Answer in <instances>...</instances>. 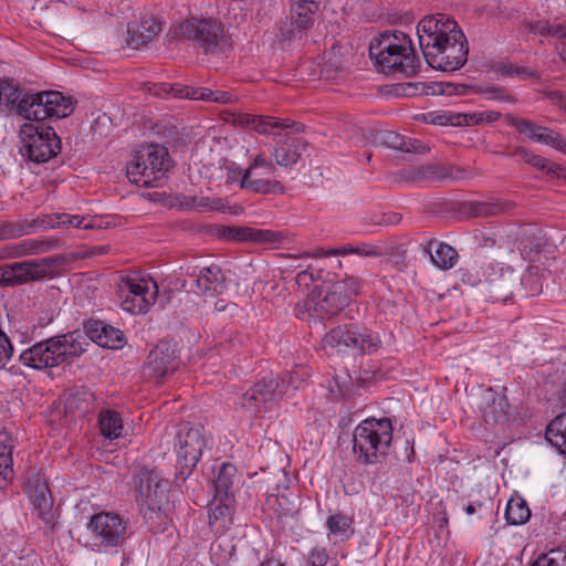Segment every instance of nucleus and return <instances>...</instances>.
<instances>
[{
  "label": "nucleus",
  "instance_id": "09e8293b",
  "mask_svg": "<svg viewBox=\"0 0 566 566\" xmlns=\"http://www.w3.org/2000/svg\"><path fill=\"white\" fill-rule=\"evenodd\" d=\"M531 566H566V548H554L539 555Z\"/></svg>",
  "mask_w": 566,
  "mask_h": 566
},
{
  "label": "nucleus",
  "instance_id": "6e6d98bb",
  "mask_svg": "<svg viewBox=\"0 0 566 566\" xmlns=\"http://www.w3.org/2000/svg\"><path fill=\"white\" fill-rule=\"evenodd\" d=\"M381 142L389 148L402 151L406 145V137L396 132L387 130L381 134Z\"/></svg>",
  "mask_w": 566,
  "mask_h": 566
},
{
  "label": "nucleus",
  "instance_id": "79ce46f5",
  "mask_svg": "<svg viewBox=\"0 0 566 566\" xmlns=\"http://www.w3.org/2000/svg\"><path fill=\"white\" fill-rule=\"evenodd\" d=\"M505 517L509 524L522 525L531 517V510L522 499H511L507 502Z\"/></svg>",
  "mask_w": 566,
  "mask_h": 566
},
{
  "label": "nucleus",
  "instance_id": "b1692460",
  "mask_svg": "<svg viewBox=\"0 0 566 566\" xmlns=\"http://www.w3.org/2000/svg\"><path fill=\"white\" fill-rule=\"evenodd\" d=\"M85 332L82 333L86 337L105 348H120L125 343V337L122 331L101 321L87 322L84 326Z\"/></svg>",
  "mask_w": 566,
  "mask_h": 566
},
{
  "label": "nucleus",
  "instance_id": "774afa93",
  "mask_svg": "<svg viewBox=\"0 0 566 566\" xmlns=\"http://www.w3.org/2000/svg\"><path fill=\"white\" fill-rule=\"evenodd\" d=\"M314 280V274L310 270L298 272L295 277L296 283L304 286H308Z\"/></svg>",
  "mask_w": 566,
  "mask_h": 566
},
{
  "label": "nucleus",
  "instance_id": "680f3d73",
  "mask_svg": "<svg viewBox=\"0 0 566 566\" xmlns=\"http://www.w3.org/2000/svg\"><path fill=\"white\" fill-rule=\"evenodd\" d=\"M543 171H545L547 175L552 177L566 180V168L548 159H546L545 169Z\"/></svg>",
  "mask_w": 566,
  "mask_h": 566
},
{
  "label": "nucleus",
  "instance_id": "e2e57ef3",
  "mask_svg": "<svg viewBox=\"0 0 566 566\" xmlns=\"http://www.w3.org/2000/svg\"><path fill=\"white\" fill-rule=\"evenodd\" d=\"M428 150H429V148L423 143H421L418 139H411V138H406V145H405V148L402 149V151H405V153H416V154H424Z\"/></svg>",
  "mask_w": 566,
  "mask_h": 566
},
{
  "label": "nucleus",
  "instance_id": "5fc2aeb1",
  "mask_svg": "<svg viewBox=\"0 0 566 566\" xmlns=\"http://www.w3.org/2000/svg\"><path fill=\"white\" fill-rule=\"evenodd\" d=\"M354 254L360 256H382L387 254V250L381 244L360 243L354 247Z\"/></svg>",
  "mask_w": 566,
  "mask_h": 566
},
{
  "label": "nucleus",
  "instance_id": "f8f14e48",
  "mask_svg": "<svg viewBox=\"0 0 566 566\" xmlns=\"http://www.w3.org/2000/svg\"><path fill=\"white\" fill-rule=\"evenodd\" d=\"M119 290L120 306L123 311L132 314L146 313L158 296V285L151 277H123Z\"/></svg>",
  "mask_w": 566,
  "mask_h": 566
},
{
  "label": "nucleus",
  "instance_id": "4be33fe9",
  "mask_svg": "<svg viewBox=\"0 0 566 566\" xmlns=\"http://www.w3.org/2000/svg\"><path fill=\"white\" fill-rule=\"evenodd\" d=\"M220 237L237 242H254L264 244H280L285 235L281 231L255 229L250 227H223Z\"/></svg>",
  "mask_w": 566,
  "mask_h": 566
},
{
  "label": "nucleus",
  "instance_id": "c85d7f7f",
  "mask_svg": "<svg viewBox=\"0 0 566 566\" xmlns=\"http://www.w3.org/2000/svg\"><path fill=\"white\" fill-rule=\"evenodd\" d=\"M42 230H50L55 228H77V229H94L95 223L92 217H82L78 214L70 213H50L41 216Z\"/></svg>",
  "mask_w": 566,
  "mask_h": 566
},
{
  "label": "nucleus",
  "instance_id": "4468645a",
  "mask_svg": "<svg viewBox=\"0 0 566 566\" xmlns=\"http://www.w3.org/2000/svg\"><path fill=\"white\" fill-rule=\"evenodd\" d=\"M62 262L63 258L61 256L15 262L2 269L0 282H3L7 285H18L29 281L52 276L56 268L61 265Z\"/></svg>",
  "mask_w": 566,
  "mask_h": 566
},
{
  "label": "nucleus",
  "instance_id": "58836bf2",
  "mask_svg": "<svg viewBox=\"0 0 566 566\" xmlns=\"http://www.w3.org/2000/svg\"><path fill=\"white\" fill-rule=\"evenodd\" d=\"M545 437L560 453H566V413H562L551 421Z\"/></svg>",
  "mask_w": 566,
  "mask_h": 566
},
{
  "label": "nucleus",
  "instance_id": "bf43d9fd",
  "mask_svg": "<svg viewBox=\"0 0 566 566\" xmlns=\"http://www.w3.org/2000/svg\"><path fill=\"white\" fill-rule=\"evenodd\" d=\"M328 559L325 548L315 547L310 552L307 562L311 566H326Z\"/></svg>",
  "mask_w": 566,
  "mask_h": 566
},
{
  "label": "nucleus",
  "instance_id": "ea45409f",
  "mask_svg": "<svg viewBox=\"0 0 566 566\" xmlns=\"http://www.w3.org/2000/svg\"><path fill=\"white\" fill-rule=\"evenodd\" d=\"M144 88L149 94L161 98L168 97L170 95L179 98H188L189 92H192L191 86L182 85L179 83L168 84L147 82L144 84Z\"/></svg>",
  "mask_w": 566,
  "mask_h": 566
},
{
  "label": "nucleus",
  "instance_id": "7c9ffc66",
  "mask_svg": "<svg viewBox=\"0 0 566 566\" xmlns=\"http://www.w3.org/2000/svg\"><path fill=\"white\" fill-rule=\"evenodd\" d=\"M228 501L213 496L210 504L209 525L214 533L223 534L233 524V507Z\"/></svg>",
  "mask_w": 566,
  "mask_h": 566
},
{
  "label": "nucleus",
  "instance_id": "37998d69",
  "mask_svg": "<svg viewBox=\"0 0 566 566\" xmlns=\"http://www.w3.org/2000/svg\"><path fill=\"white\" fill-rule=\"evenodd\" d=\"M188 99H200L218 104H230L235 101V97L226 91H213L208 87H192V92H189Z\"/></svg>",
  "mask_w": 566,
  "mask_h": 566
},
{
  "label": "nucleus",
  "instance_id": "0e129e2a",
  "mask_svg": "<svg viewBox=\"0 0 566 566\" xmlns=\"http://www.w3.org/2000/svg\"><path fill=\"white\" fill-rule=\"evenodd\" d=\"M346 254H354V245L347 244V245H343L342 248L333 249V250H328V251L318 250L316 253V255L324 256V258H327L331 255H346Z\"/></svg>",
  "mask_w": 566,
  "mask_h": 566
},
{
  "label": "nucleus",
  "instance_id": "e433bc0d",
  "mask_svg": "<svg viewBox=\"0 0 566 566\" xmlns=\"http://www.w3.org/2000/svg\"><path fill=\"white\" fill-rule=\"evenodd\" d=\"M426 120L440 126H464L476 124V114H462L452 112H431L424 115Z\"/></svg>",
  "mask_w": 566,
  "mask_h": 566
},
{
  "label": "nucleus",
  "instance_id": "cd10ccee",
  "mask_svg": "<svg viewBox=\"0 0 566 566\" xmlns=\"http://www.w3.org/2000/svg\"><path fill=\"white\" fill-rule=\"evenodd\" d=\"M515 203L503 198H491L485 201H470L467 203V211L476 218H489L506 214L515 208Z\"/></svg>",
  "mask_w": 566,
  "mask_h": 566
},
{
  "label": "nucleus",
  "instance_id": "a878e982",
  "mask_svg": "<svg viewBox=\"0 0 566 566\" xmlns=\"http://www.w3.org/2000/svg\"><path fill=\"white\" fill-rule=\"evenodd\" d=\"M161 31V23L155 17L145 15L127 24L128 44L134 49L148 44Z\"/></svg>",
  "mask_w": 566,
  "mask_h": 566
},
{
  "label": "nucleus",
  "instance_id": "8fccbe9b",
  "mask_svg": "<svg viewBox=\"0 0 566 566\" xmlns=\"http://www.w3.org/2000/svg\"><path fill=\"white\" fill-rule=\"evenodd\" d=\"M260 398V389L254 385L242 395L241 406L254 412L266 411L265 403Z\"/></svg>",
  "mask_w": 566,
  "mask_h": 566
},
{
  "label": "nucleus",
  "instance_id": "a18cd8bd",
  "mask_svg": "<svg viewBox=\"0 0 566 566\" xmlns=\"http://www.w3.org/2000/svg\"><path fill=\"white\" fill-rule=\"evenodd\" d=\"M327 527L331 534L340 537L342 539H347L353 533L352 525L353 520L344 514H335L331 515L327 518Z\"/></svg>",
  "mask_w": 566,
  "mask_h": 566
},
{
  "label": "nucleus",
  "instance_id": "1a4fd4ad",
  "mask_svg": "<svg viewBox=\"0 0 566 566\" xmlns=\"http://www.w3.org/2000/svg\"><path fill=\"white\" fill-rule=\"evenodd\" d=\"M379 337L376 333L358 324L339 325L327 332L322 338V348L326 352L357 349L361 354L377 350Z\"/></svg>",
  "mask_w": 566,
  "mask_h": 566
},
{
  "label": "nucleus",
  "instance_id": "c9c22d12",
  "mask_svg": "<svg viewBox=\"0 0 566 566\" xmlns=\"http://www.w3.org/2000/svg\"><path fill=\"white\" fill-rule=\"evenodd\" d=\"M56 241L52 240H33L27 239L19 243L12 244L7 248L8 256L22 258L30 254H36L50 251Z\"/></svg>",
  "mask_w": 566,
  "mask_h": 566
},
{
  "label": "nucleus",
  "instance_id": "9b49d317",
  "mask_svg": "<svg viewBox=\"0 0 566 566\" xmlns=\"http://www.w3.org/2000/svg\"><path fill=\"white\" fill-rule=\"evenodd\" d=\"M87 531L92 547L97 552L119 547L127 539V523L115 513L94 514L87 524Z\"/></svg>",
  "mask_w": 566,
  "mask_h": 566
},
{
  "label": "nucleus",
  "instance_id": "6e6552de",
  "mask_svg": "<svg viewBox=\"0 0 566 566\" xmlns=\"http://www.w3.org/2000/svg\"><path fill=\"white\" fill-rule=\"evenodd\" d=\"M174 38L193 42L206 54L222 51L228 45L222 24L212 19L186 20L175 28Z\"/></svg>",
  "mask_w": 566,
  "mask_h": 566
},
{
  "label": "nucleus",
  "instance_id": "de8ad7c7",
  "mask_svg": "<svg viewBox=\"0 0 566 566\" xmlns=\"http://www.w3.org/2000/svg\"><path fill=\"white\" fill-rule=\"evenodd\" d=\"M531 30L534 33H538L541 35H554L563 38L562 42L563 48H566V25L560 23H551L549 21H537L531 25Z\"/></svg>",
  "mask_w": 566,
  "mask_h": 566
},
{
  "label": "nucleus",
  "instance_id": "a211bd4d",
  "mask_svg": "<svg viewBox=\"0 0 566 566\" xmlns=\"http://www.w3.org/2000/svg\"><path fill=\"white\" fill-rule=\"evenodd\" d=\"M205 429L202 427H188L184 424L179 428L176 437V453L178 463L182 469L191 472L201 458L206 447Z\"/></svg>",
  "mask_w": 566,
  "mask_h": 566
},
{
  "label": "nucleus",
  "instance_id": "338daca9",
  "mask_svg": "<svg viewBox=\"0 0 566 566\" xmlns=\"http://www.w3.org/2000/svg\"><path fill=\"white\" fill-rule=\"evenodd\" d=\"M521 250L523 254H526L528 258L532 252L538 253L539 252V243L537 242L534 247L532 245V242L530 240V235L524 233V237L521 240Z\"/></svg>",
  "mask_w": 566,
  "mask_h": 566
},
{
  "label": "nucleus",
  "instance_id": "f3484780",
  "mask_svg": "<svg viewBox=\"0 0 566 566\" xmlns=\"http://www.w3.org/2000/svg\"><path fill=\"white\" fill-rule=\"evenodd\" d=\"M23 489L31 500L39 517L46 526L53 527L55 522V513L53 511V499L44 475L35 470L30 469L23 483Z\"/></svg>",
  "mask_w": 566,
  "mask_h": 566
},
{
  "label": "nucleus",
  "instance_id": "c756f323",
  "mask_svg": "<svg viewBox=\"0 0 566 566\" xmlns=\"http://www.w3.org/2000/svg\"><path fill=\"white\" fill-rule=\"evenodd\" d=\"M193 282L197 285L196 293H201L205 296H214L224 289V276L217 265H211L200 270L199 274Z\"/></svg>",
  "mask_w": 566,
  "mask_h": 566
},
{
  "label": "nucleus",
  "instance_id": "4d7b16f0",
  "mask_svg": "<svg viewBox=\"0 0 566 566\" xmlns=\"http://www.w3.org/2000/svg\"><path fill=\"white\" fill-rule=\"evenodd\" d=\"M516 154L518 156H521V158L525 163L530 164L534 168H537L539 170H544L545 169L546 158H544V157H542L539 155L533 154V153H531L530 150H527L525 148H517L516 149Z\"/></svg>",
  "mask_w": 566,
  "mask_h": 566
},
{
  "label": "nucleus",
  "instance_id": "69168bd1",
  "mask_svg": "<svg viewBox=\"0 0 566 566\" xmlns=\"http://www.w3.org/2000/svg\"><path fill=\"white\" fill-rule=\"evenodd\" d=\"M438 86L440 87V90H439L440 94L461 95L467 91L465 85H454L452 83H440Z\"/></svg>",
  "mask_w": 566,
  "mask_h": 566
},
{
  "label": "nucleus",
  "instance_id": "aec40b11",
  "mask_svg": "<svg viewBox=\"0 0 566 566\" xmlns=\"http://www.w3.org/2000/svg\"><path fill=\"white\" fill-rule=\"evenodd\" d=\"M233 124L242 127H249L259 134L279 136L284 130H292L300 133L303 130V125L290 119H280L273 116H260L250 114L232 115Z\"/></svg>",
  "mask_w": 566,
  "mask_h": 566
},
{
  "label": "nucleus",
  "instance_id": "423d86ee",
  "mask_svg": "<svg viewBox=\"0 0 566 566\" xmlns=\"http://www.w3.org/2000/svg\"><path fill=\"white\" fill-rule=\"evenodd\" d=\"M483 275L489 285L491 297L495 301H507L521 285H530L525 295H534L542 291L537 266H530L527 272L520 276L510 266L504 269L497 264L489 263L483 268Z\"/></svg>",
  "mask_w": 566,
  "mask_h": 566
},
{
  "label": "nucleus",
  "instance_id": "3c124183",
  "mask_svg": "<svg viewBox=\"0 0 566 566\" xmlns=\"http://www.w3.org/2000/svg\"><path fill=\"white\" fill-rule=\"evenodd\" d=\"M537 143L552 146L560 153L566 154V142L562 135L547 127L542 128L537 136Z\"/></svg>",
  "mask_w": 566,
  "mask_h": 566
},
{
  "label": "nucleus",
  "instance_id": "c03bdc74",
  "mask_svg": "<svg viewBox=\"0 0 566 566\" xmlns=\"http://www.w3.org/2000/svg\"><path fill=\"white\" fill-rule=\"evenodd\" d=\"M449 176V172L443 167L436 164L416 167L410 171V178L416 181L441 180Z\"/></svg>",
  "mask_w": 566,
  "mask_h": 566
},
{
  "label": "nucleus",
  "instance_id": "4c0bfd02",
  "mask_svg": "<svg viewBox=\"0 0 566 566\" xmlns=\"http://www.w3.org/2000/svg\"><path fill=\"white\" fill-rule=\"evenodd\" d=\"M432 242L424 248V251L430 254L431 261L436 266L441 270H449L455 265L459 255L457 250L443 242L437 244L436 250L432 252Z\"/></svg>",
  "mask_w": 566,
  "mask_h": 566
},
{
  "label": "nucleus",
  "instance_id": "0eeeda50",
  "mask_svg": "<svg viewBox=\"0 0 566 566\" xmlns=\"http://www.w3.org/2000/svg\"><path fill=\"white\" fill-rule=\"evenodd\" d=\"M133 480L136 502L144 515L166 509L169 503V481L164 479L159 472L142 468Z\"/></svg>",
  "mask_w": 566,
  "mask_h": 566
},
{
  "label": "nucleus",
  "instance_id": "052dcab7",
  "mask_svg": "<svg viewBox=\"0 0 566 566\" xmlns=\"http://www.w3.org/2000/svg\"><path fill=\"white\" fill-rule=\"evenodd\" d=\"M501 73L503 75H507V76H518V77H522V78H530V77H533L534 76V72L530 71L526 67H522V66H515V65H512V64H505L502 69H501Z\"/></svg>",
  "mask_w": 566,
  "mask_h": 566
},
{
  "label": "nucleus",
  "instance_id": "9d476101",
  "mask_svg": "<svg viewBox=\"0 0 566 566\" xmlns=\"http://www.w3.org/2000/svg\"><path fill=\"white\" fill-rule=\"evenodd\" d=\"M23 154L36 164L46 163L61 150V139L50 126L24 124L20 128Z\"/></svg>",
  "mask_w": 566,
  "mask_h": 566
},
{
  "label": "nucleus",
  "instance_id": "f257e3e1",
  "mask_svg": "<svg viewBox=\"0 0 566 566\" xmlns=\"http://www.w3.org/2000/svg\"><path fill=\"white\" fill-rule=\"evenodd\" d=\"M417 34L422 54L432 69L452 72L467 63L468 42L454 20L443 14L424 17L417 25Z\"/></svg>",
  "mask_w": 566,
  "mask_h": 566
},
{
  "label": "nucleus",
  "instance_id": "bb28decb",
  "mask_svg": "<svg viewBox=\"0 0 566 566\" xmlns=\"http://www.w3.org/2000/svg\"><path fill=\"white\" fill-rule=\"evenodd\" d=\"M306 142L301 137H286L273 149V158L276 165L290 167L297 163L306 149Z\"/></svg>",
  "mask_w": 566,
  "mask_h": 566
},
{
  "label": "nucleus",
  "instance_id": "7ed1b4c3",
  "mask_svg": "<svg viewBox=\"0 0 566 566\" xmlns=\"http://www.w3.org/2000/svg\"><path fill=\"white\" fill-rule=\"evenodd\" d=\"M88 345L82 332L74 331L34 344L20 354V361L33 369L52 368L80 357Z\"/></svg>",
  "mask_w": 566,
  "mask_h": 566
},
{
  "label": "nucleus",
  "instance_id": "2f4dec72",
  "mask_svg": "<svg viewBox=\"0 0 566 566\" xmlns=\"http://www.w3.org/2000/svg\"><path fill=\"white\" fill-rule=\"evenodd\" d=\"M237 479V467L230 462L220 464L213 480V491L217 499L230 500L233 495V484Z\"/></svg>",
  "mask_w": 566,
  "mask_h": 566
},
{
  "label": "nucleus",
  "instance_id": "39448f33",
  "mask_svg": "<svg viewBox=\"0 0 566 566\" xmlns=\"http://www.w3.org/2000/svg\"><path fill=\"white\" fill-rule=\"evenodd\" d=\"M169 154L166 147L150 145L136 151L127 164L126 174L130 182L146 188L158 187L169 169Z\"/></svg>",
  "mask_w": 566,
  "mask_h": 566
},
{
  "label": "nucleus",
  "instance_id": "864d4df0",
  "mask_svg": "<svg viewBox=\"0 0 566 566\" xmlns=\"http://www.w3.org/2000/svg\"><path fill=\"white\" fill-rule=\"evenodd\" d=\"M308 376L306 368L301 367L298 369H295L293 371L287 373L283 377H277L279 379L285 380V389L289 390V387H292L293 389H298L302 385V382L305 381V378Z\"/></svg>",
  "mask_w": 566,
  "mask_h": 566
},
{
  "label": "nucleus",
  "instance_id": "a19ab883",
  "mask_svg": "<svg viewBox=\"0 0 566 566\" xmlns=\"http://www.w3.org/2000/svg\"><path fill=\"white\" fill-rule=\"evenodd\" d=\"M98 424L101 433L107 439H116L122 434L123 420L117 411H101L98 417Z\"/></svg>",
  "mask_w": 566,
  "mask_h": 566
},
{
  "label": "nucleus",
  "instance_id": "f03ea898",
  "mask_svg": "<svg viewBox=\"0 0 566 566\" xmlns=\"http://www.w3.org/2000/svg\"><path fill=\"white\" fill-rule=\"evenodd\" d=\"M369 56L384 74L413 76L420 67L410 36L401 31H386L369 43Z\"/></svg>",
  "mask_w": 566,
  "mask_h": 566
},
{
  "label": "nucleus",
  "instance_id": "6ab92c4d",
  "mask_svg": "<svg viewBox=\"0 0 566 566\" xmlns=\"http://www.w3.org/2000/svg\"><path fill=\"white\" fill-rule=\"evenodd\" d=\"M178 356L175 345L160 342L150 350L144 365V376L154 381H160L166 375L178 368Z\"/></svg>",
  "mask_w": 566,
  "mask_h": 566
},
{
  "label": "nucleus",
  "instance_id": "412c9836",
  "mask_svg": "<svg viewBox=\"0 0 566 566\" xmlns=\"http://www.w3.org/2000/svg\"><path fill=\"white\" fill-rule=\"evenodd\" d=\"M31 92L20 87L9 78H0V114L18 115L27 119L30 117Z\"/></svg>",
  "mask_w": 566,
  "mask_h": 566
},
{
  "label": "nucleus",
  "instance_id": "2eb2a0df",
  "mask_svg": "<svg viewBox=\"0 0 566 566\" xmlns=\"http://www.w3.org/2000/svg\"><path fill=\"white\" fill-rule=\"evenodd\" d=\"M30 117L27 120L43 122L48 118H64L74 111L71 97L57 91L31 92Z\"/></svg>",
  "mask_w": 566,
  "mask_h": 566
},
{
  "label": "nucleus",
  "instance_id": "473e14b6",
  "mask_svg": "<svg viewBox=\"0 0 566 566\" xmlns=\"http://www.w3.org/2000/svg\"><path fill=\"white\" fill-rule=\"evenodd\" d=\"M255 386L260 389V399L265 403V410L272 409L286 394L284 379L268 377Z\"/></svg>",
  "mask_w": 566,
  "mask_h": 566
},
{
  "label": "nucleus",
  "instance_id": "20e7f679",
  "mask_svg": "<svg viewBox=\"0 0 566 566\" xmlns=\"http://www.w3.org/2000/svg\"><path fill=\"white\" fill-rule=\"evenodd\" d=\"M391 441V421L388 418H368L353 432V452L359 463L376 464L386 458Z\"/></svg>",
  "mask_w": 566,
  "mask_h": 566
},
{
  "label": "nucleus",
  "instance_id": "dca6fc26",
  "mask_svg": "<svg viewBox=\"0 0 566 566\" xmlns=\"http://www.w3.org/2000/svg\"><path fill=\"white\" fill-rule=\"evenodd\" d=\"M347 304L345 286L343 284H332L328 281L323 282L312 291L306 302V308L319 318H331L337 315Z\"/></svg>",
  "mask_w": 566,
  "mask_h": 566
},
{
  "label": "nucleus",
  "instance_id": "5701e85b",
  "mask_svg": "<svg viewBox=\"0 0 566 566\" xmlns=\"http://www.w3.org/2000/svg\"><path fill=\"white\" fill-rule=\"evenodd\" d=\"M509 402L504 395L489 388L481 398V413L485 423L490 426L504 424L509 419Z\"/></svg>",
  "mask_w": 566,
  "mask_h": 566
},
{
  "label": "nucleus",
  "instance_id": "49530a36",
  "mask_svg": "<svg viewBox=\"0 0 566 566\" xmlns=\"http://www.w3.org/2000/svg\"><path fill=\"white\" fill-rule=\"evenodd\" d=\"M506 123L514 127L520 134L527 136L534 142H537V136L543 128V126H538L528 119L514 117L512 115L506 116Z\"/></svg>",
  "mask_w": 566,
  "mask_h": 566
},
{
  "label": "nucleus",
  "instance_id": "f704fd0d",
  "mask_svg": "<svg viewBox=\"0 0 566 566\" xmlns=\"http://www.w3.org/2000/svg\"><path fill=\"white\" fill-rule=\"evenodd\" d=\"M12 450L11 438L7 433H0V490L9 485L14 475Z\"/></svg>",
  "mask_w": 566,
  "mask_h": 566
},
{
  "label": "nucleus",
  "instance_id": "13d9d810",
  "mask_svg": "<svg viewBox=\"0 0 566 566\" xmlns=\"http://www.w3.org/2000/svg\"><path fill=\"white\" fill-rule=\"evenodd\" d=\"M332 284H343L345 286V295L347 296V303L352 296L357 295L360 289L359 281L354 276H347L344 280L332 282Z\"/></svg>",
  "mask_w": 566,
  "mask_h": 566
},
{
  "label": "nucleus",
  "instance_id": "ddd939ff",
  "mask_svg": "<svg viewBox=\"0 0 566 566\" xmlns=\"http://www.w3.org/2000/svg\"><path fill=\"white\" fill-rule=\"evenodd\" d=\"M275 171V166L263 154H258L243 171L240 188L262 195L283 193L282 184L272 178Z\"/></svg>",
  "mask_w": 566,
  "mask_h": 566
},
{
  "label": "nucleus",
  "instance_id": "72a5a7b5",
  "mask_svg": "<svg viewBox=\"0 0 566 566\" xmlns=\"http://www.w3.org/2000/svg\"><path fill=\"white\" fill-rule=\"evenodd\" d=\"M35 230H42L41 216L31 220L0 221V240L15 239Z\"/></svg>",
  "mask_w": 566,
  "mask_h": 566
},
{
  "label": "nucleus",
  "instance_id": "393cba45",
  "mask_svg": "<svg viewBox=\"0 0 566 566\" xmlns=\"http://www.w3.org/2000/svg\"><path fill=\"white\" fill-rule=\"evenodd\" d=\"M318 10V0H296L291 6V29L286 31L289 39L300 36L313 24V14Z\"/></svg>",
  "mask_w": 566,
  "mask_h": 566
},
{
  "label": "nucleus",
  "instance_id": "603ef678",
  "mask_svg": "<svg viewBox=\"0 0 566 566\" xmlns=\"http://www.w3.org/2000/svg\"><path fill=\"white\" fill-rule=\"evenodd\" d=\"M93 397L92 394L85 391V390H77L74 394H71L65 402V408L67 410H75L78 409L83 413H85L88 410V399Z\"/></svg>",
  "mask_w": 566,
  "mask_h": 566
}]
</instances>
